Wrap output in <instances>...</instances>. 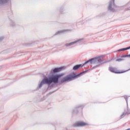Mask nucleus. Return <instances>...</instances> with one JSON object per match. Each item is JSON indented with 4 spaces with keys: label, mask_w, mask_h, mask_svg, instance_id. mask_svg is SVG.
<instances>
[{
    "label": "nucleus",
    "mask_w": 130,
    "mask_h": 130,
    "mask_svg": "<svg viewBox=\"0 0 130 130\" xmlns=\"http://www.w3.org/2000/svg\"><path fill=\"white\" fill-rule=\"evenodd\" d=\"M63 68V67H60V68H55L53 72V73H58L59 72H61V70H62Z\"/></svg>",
    "instance_id": "0eeeda50"
},
{
    "label": "nucleus",
    "mask_w": 130,
    "mask_h": 130,
    "mask_svg": "<svg viewBox=\"0 0 130 130\" xmlns=\"http://www.w3.org/2000/svg\"><path fill=\"white\" fill-rule=\"evenodd\" d=\"M9 2H10V0H0V5H2V4H7Z\"/></svg>",
    "instance_id": "9d476101"
},
{
    "label": "nucleus",
    "mask_w": 130,
    "mask_h": 130,
    "mask_svg": "<svg viewBox=\"0 0 130 130\" xmlns=\"http://www.w3.org/2000/svg\"><path fill=\"white\" fill-rule=\"evenodd\" d=\"M79 41H80V40H77V41H75V42H71L69 44H66L65 45L66 46H71V45H73V44H75V43H77V42H79Z\"/></svg>",
    "instance_id": "1a4fd4ad"
},
{
    "label": "nucleus",
    "mask_w": 130,
    "mask_h": 130,
    "mask_svg": "<svg viewBox=\"0 0 130 130\" xmlns=\"http://www.w3.org/2000/svg\"><path fill=\"white\" fill-rule=\"evenodd\" d=\"M81 67H82V64L76 65L73 67V70L74 71H77V70H79Z\"/></svg>",
    "instance_id": "6e6552de"
},
{
    "label": "nucleus",
    "mask_w": 130,
    "mask_h": 130,
    "mask_svg": "<svg viewBox=\"0 0 130 130\" xmlns=\"http://www.w3.org/2000/svg\"><path fill=\"white\" fill-rule=\"evenodd\" d=\"M109 61H111V60L103 61L102 63H106V62H109Z\"/></svg>",
    "instance_id": "ddd939ff"
},
{
    "label": "nucleus",
    "mask_w": 130,
    "mask_h": 130,
    "mask_svg": "<svg viewBox=\"0 0 130 130\" xmlns=\"http://www.w3.org/2000/svg\"><path fill=\"white\" fill-rule=\"evenodd\" d=\"M82 74H84V72L81 73L78 75H76V73H71L62 79L61 80V83H64V82H67L68 81H73L74 79L80 77V75H82Z\"/></svg>",
    "instance_id": "f03ea898"
},
{
    "label": "nucleus",
    "mask_w": 130,
    "mask_h": 130,
    "mask_svg": "<svg viewBox=\"0 0 130 130\" xmlns=\"http://www.w3.org/2000/svg\"><path fill=\"white\" fill-rule=\"evenodd\" d=\"M98 61L99 63H102L101 62V61L99 60V59H90L88 60L87 61H86L83 64L82 66L83 67V66H85V64H87V63H89V62L90 63V64H92L93 63H96Z\"/></svg>",
    "instance_id": "7ed1b4c3"
},
{
    "label": "nucleus",
    "mask_w": 130,
    "mask_h": 130,
    "mask_svg": "<svg viewBox=\"0 0 130 130\" xmlns=\"http://www.w3.org/2000/svg\"><path fill=\"white\" fill-rule=\"evenodd\" d=\"M124 98H125V100L126 101H127V99H128V98H127V96L126 95L124 96Z\"/></svg>",
    "instance_id": "2eb2a0df"
},
{
    "label": "nucleus",
    "mask_w": 130,
    "mask_h": 130,
    "mask_svg": "<svg viewBox=\"0 0 130 130\" xmlns=\"http://www.w3.org/2000/svg\"><path fill=\"white\" fill-rule=\"evenodd\" d=\"M127 49H130V46L125 48H122L118 50V51H124V50H127Z\"/></svg>",
    "instance_id": "9b49d317"
},
{
    "label": "nucleus",
    "mask_w": 130,
    "mask_h": 130,
    "mask_svg": "<svg viewBox=\"0 0 130 130\" xmlns=\"http://www.w3.org/2000/svg\"><path fill=\"white\" fill-rule=\"evenodd\" d=\"M129 10H130V7H129Z\"/></svg>",
    "instance_id": "6ab92c4d"
},
{
    "label": "nucleus",
    "mask_w": 130,
    "mask_h": 130,
    "mask_svg": "<svg viewBox=\"0 0 130 130\" xmlns=\"http://www.w3.org/2000/svg\"><path fill=\"white\" fill-rule=\"evenodd\" d=\"M60 75H56L51 77H49V78H46L43 79V80L41 82L39 85V88H41L43 85L44 84H47V85H50L52 83H54V84H57L58 83V79L60 78Z\"/></svg>",
    "instance_id": "f257e3e1"
},
{
    "label": "nucleus",
    "mask_w": 130,
    "mask_h": 130,
    "mask_svg": "<svg viewBox=\"0 0 130 130\" xmlns=\"http://www.w3.org/2000/svg\"><path fill=\"white\" fill-rule=\"evenodd\" d=\"M3 39H4V38L3 37L0 38V40H3Z\"/></svg>",
    "instance_id": "dca6fc26"
},
{
    "label": "nucleus",
    "mask_w": 130,
    "mask_h": 130,
    "mask_svg": "<svg viewBox=\"0 0 130 130\" xmlns=\"http://www.w3.org/2000/svg\"><path fill=\"white\" fill-rule=\"evenodd\" d=\"M114 1L115 0H112V2H110L109 4V5L108 9L109 10H110V11H111L112 12H115L114 9H112V4L113 5H114Z\"/></svg>",
    "instance_id": "423d86ee"
},
{
    "label": "nucleus",
    "mask_w": 130,
    "mask_h": 130,
    "mask_svg": "<svg viewBox=\"0 0 130 130\" xmlns=\"http://www.w3.org/2000/svg\"><path fill=\"white\" fill-rule=\"evenodd\" d=\"M109 71H110V72H111V73H114L115 74H120L121 73H125V71L120 72H119V71L117 70V68L112 67H109Z\"/></svg>",
    "instance_id": "20e7f679"
},
{
    "label": "nucleus",
    "mask_w": 130,
    "mask_h": 130,
    "mask_svg": "<svg viewBox=\"0 0 130 130\" xmlns=\"http://www.w3.org/2000/svg\"><path fill=\"white\" fill-rule=\"evenodd\" d=\"M86 125L88 124L84 122H77L74 124V126H86Z\"/></svg>",
    "instance_id": "39448f33"
},
{
    "label": "nucleus",
    "mask_w": 130,
    "mask_h": 130,
    "mask_svg": "<svg viewBox=\"0 0 130 130\" xmlns=\"http://www.w3.org/2000/svg\"><path fill=\"white\" fill-rule=\"evenodd\" d=\"M59 32H60V31H58V32H57V34H57L59 33Z\"/></svg>",
    "instance_id": "a211bd4d"
},
{
    "label": "nucleus",
    "mask_w": 130,
    "mask_h": 130,
    "mask_svg": "<svg viewBox=\"0 0 130 130\" xmlns=\"http://www.w3.org/2000/svg\"><path fill=\"white\" fill-rule=\"evenodd\" d=\"M121 57H130V54L122 55L121 56Z\"/></svg>",
    "instance_id": "f8f14e48"
},
{
    "label": "nucleus",
    "mask_w": 130,
    "mask_h": 130,
    "mask_svg": "<svg viewBox=\"0 0 130 130\" xmlns=\"http://www.w3.org/2000/svg\"><path fill=\"white\" fill-rule=\"evenodd\" d=\"M122 60H123V59L118 58L116 59V61H121Z\"/></svg>",
    "instance_id": "4468645a"
},
{
    "label": "nucleus",
    "mask_w": 130,
    "mask_h": 130,
    "mask_svg": "<svg viewBox=\"0 0 130 130\" xmlns=\"http://www.w3.org/2000/svg\"><path fill=\"white\" fill-rule=\"evenodd\" d=\"M123 115H124V114H123L121 115V117H123Z\"/></svg>",
    "instance_id": "f3484780"
}]
</instances>
